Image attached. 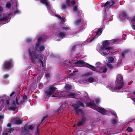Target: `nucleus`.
<instances>
[{"label": "nucleus", "instance_id": "f257e3e1", "mask_svg": "<svg viewBox=\"0 0 135 135\" xmlns=\"http://www.w3.org/2000/svg\"><path fill=\"white\" fill-rule=\"evenodd\" d=\"M115 86L114 88L115 90H119L123 86L124 83L123 76L121 75H118L117 77L115 82Z\"/></svg>", "mask_w": 135, "mask_h": 135}, {"label": "nucleus", "instance_id": "f03ea898", "mask_svg": "<svg viewBox=\"0 0 135 135\" xmlns=\"http://www.w3.org/2000/svg\"><path fill=\"white\" fill-rule=\"evenodd\" d=\"M28 51L29 52V55L30 56V59L31 62L35 63L36 62V60L37 59L38 60L40 57V56L42 55L40 54H37L34 51H31L30 48L28 49Z\"/></svg>", "mask_w": 135, "mask_h": 135}, {"label": "nucleus", "instance_id": "7ed1b4c3", "mask_svg": "<svg viewBox=\"0 0 135 135\" xmlns=\"http://www.w3.org/2000/svg\"><path fill=\"white\" fill-rule=\"evenodd\" d=\"M85 66L88 68L91 69L93 71H97L99 72L100 73H106L107 69L106 67H104L97 66L95 68L94 66L90 65L87 63H86Z\"/></svg>", "mask_w": 135, "mask_h": 135}, {"label": "nucleus", "instance_id": "20e7f679", "mask_svg": "<svg viewBox=\"0 0 135 135\" xmlns=\"http://www.w3.org/2000/svg\"><path fill=\"white\" fill-rule=\"evenodd\" d=\"M0 98V111H1L4 107V103H5L8 104H9V99L5 97H1Z\"/></svg>", "mask_w": 135, "mask_h": 135}, {"label": "nucleus", "instance_id": "39448f33", "mask_svg": "<svg viewBox=\"0 0 135 135\" xmlns=\"http://www.w3.org/2000/svg\"><path fill=\"white\" fill-rule=\"evenodd\" d=\"M56 89L57 88L56 87H50L49 88V91H45V94L47 95H51L53 94L54 92L56 90Z\"/></svg>", "mask_w": 135, "mask_h": 135}, {"label": "nucleus", "instance_id": "423d86ee", "mask_svg": "<svg viewBox=\"0 0 135 135\" xmlns=\"http://www.w3.org/2000/svg\"><path fill=\"white\" fill-rule=\"evenodd\" d=\"M76 104H74L72 105V106L74 108L75 110L78 109L80 107V106L83 107L84 106L83 103L80 101H78L76 102Z\"/></svg>", "mask_w": 135, "mask_h": 135}, {"label": "nucleus", "instance_id": "0eeeda50", "mask_svg": "<svg viewBox=\"0 0 135 135\" xmlns=\"http://www.w3.org/2000/svg\"><path fill=\"white\" fill-rule=\"evenodd\" d=\"M12 61L10 60L8 61L5 62L3 65L4 69H9L12 66Z\"/></svg>", "mask_w": 135, "mask_h": 135}, {"label": "nucleus", "instance_id": "6e6552de", "mask_svg": "<svg viewBox=\"0 0 135 135\" xmlns=\"http://www.w3.org/2000/svg\"><path fill=\"white\" fill-rule=\"evenodd\" d=\"M17 108L15 100L13 101L12 103L9 105L8 107V109L10 111H14Z\"/></svg>", "mask_w": 135, "mask_h": 135}, {"label": "nucleus", "instance_id": "1a4fd4ad", "mask_svg": "<svg viewBox=\"0 0 135 135\" xmlns=\"http://www.w3.org/2000/svg\"><path fill=\"white\" fill-rule=\"evenodd\" d=\"M95 109L102 114L106 115L107 114L106 110L102 108L98 107L95 108Z\"/></svg>", "mask_w": 135, "mask_h": 135}, {"label": "nucleus", "instance_id": "9d476101", "mask_svg": "<svg viewBox=\"0 0 135 135\" xmlns=\"http://www.w3.org/2000/svg\"><path fill=\"white\" fill-rule=\"evenodd\" d=\"M86 120V117H82L81 120L78 122L77 126L78 127L82 126L85 123Z\"/></svg>", "mask_w": 135, "mask_h": 135}, {"label": "nucleus", "instance_id": "9b49d317", "mask_svg": "<svg viewBox=\"0 0 135 135\" xmlns=\"http://www.w3.org/2000/svg\"><path fill=\"white\" fill-rule=\"evenodd\" d=\"M110 42L108 40L104 41L102 43V45L101 46V49H104L106 46L108 45Z\"/></svg>", "mask_w": 135, "mask_h": 135}, {"label": "nucleus", "instance_id": "f8f14e48", "mask_svg": "<svg viewBox=\"0 0 135 135\" xmlns=\"http://www.w3.org/2000/svg\"><path fill=\"white\" fill-rule=\"evenodd\" d=\"M85 63L84 62L83 60H79L75 62L76 66L78 67L82 66L83 64Z\"/></svg>", "mask_w": 135, "mask_h": 135}, {"label": "nucleus", "instance_id": "ddd939ff", "mask_svg": "<svg viewBox=\"0 0 135 135\" xmlns=\"http://www.w3.org/2000/svg\"><path fill=\"white\" fill-rule=\"evenodd\" d=\"M58 37L60 38H63L66 36V34L64 32H58Z\"/></svg>", "mask_w": 135, "mask_h": 135}, {"label": "nucleus", "instance_id": "4468645a", "mask_svg": "<svg viewBox=\"0 0 135 135\" xmlns=\"http://www.w3.org/2000/svg\"><path fill=\"white\" fill-rule=\"evenodd\" d=\"M70 6V2L65 1V4H62L61 6V8L62 9H64L69 8Z\"/></svg>", "mask_w": 135, "mask_h": 135}, {"label": "nucleus", "instance_id": "2eb2a0df", "mask_svg": "<svg viewBox=\"0 0 135 135\" xmlns=\"http://www.w3.org/2000/svg\"><path fill=\"white\" fill-rule=\"evenodd\" d=\"M73 11L77 14H79L80 13V11L78 10V6L77 5H74L73 6Z\"/></svg>", "mask_w": 135, "mask_h": 135}, {"label": "nucleus", "instance_id": "dca6fc26", "mask_svg": "<svg viewBox=\"0 0 135 135\" xmlns=\"http://www.w3.org/2000/svg\"><path fill=\"white\" fill-rule=\"evenodd\" d=\"M22 120L20 118L15 119V123L16 124H21L22 122Z\"/></svg>", "mask_w": 135, "mask_h": 135}, {"label": "nucleus", "instance_id": "f3484780", "mask_svg": "<svg viewBox=\"0 0 135 135\" xmlns=\"http://www.w3.org/2000/svg\"><path fill=\"white\" fill-rule=\"evenodd\" d=\"M102 28H99L96 31L95 36L97 35L100 36L102 32Z\"/></svg>", "mask_w": 135, "mask_h": 135}, {"label": "nucleus", "instance_id": "a211bd4d", "mask_svg": "<svg viewBox=\"0 0 135 135\" xmlns=\"http://www.w3.org/2000/svg\"><path fill=\"white\" fill-rule=\"evenodd\" d=\"M28 129H24L22 131V132L23 134L25 135L29 134L30 133Z\"/></svg>", "mask_w": 135, "mask_h": 135}, {"label": "nucleus", "instance_id": "6ab92c4d", "mask_svg": "<svg viewBox=\"0 0 135 135\" xmlns=\"http://www.w3.org/2000/svg\"><path fill=\"white\" fill-rule=\"evenodd\" d=\"M47 0H40V2L41 3L44 4L46 6H49L48 3L47 2Z\"/></svg>", "mask_w": 135, "mask_h": 135}, {"label": "nucleus", "instance_id": "aec40b11", "mask_svg": "<svg viewBox=\"0 0 135 135\" xmlns=\"http://www.w3.org/2000/svg\"><path fill=\"white\" fill-rule=\"evenodd\" d=\"M81 21V19L79 18L76 20L75 22V24L76 25H79Z\"/></svg>", "mask_w": 135, "mask_h": 135}, {"label": "nucleus", "instance_id": "412c9836", "mask_svg": "<svg viewBox=\"0 0 135 135\" xmlns=\"http://www.w3.org/2000/svg\"><path fill=\"white\" fill-rule=\"evenodd\" d=\"M129 52V50L128 49H126L123 51L122 53V57H123L125 55L128 53Z\"/></svg>", "mask_w": 135, "mask_h": 135}, {"label": "nucleus", "instance_id": "4be33fe9", "mask_svg": "<svg viewBox=\"0 0 135 135\" xmlns=\"http://www.w3.org/2000/svg\"><path fill=\"white\" fill-rule=\"evenodd\" d=\"M95 105V104L93 103L92 102H90L87 103L86 104V106L87 107H92L94 106Z\"/></svg>", "mask_w": 135, "mask_h": 135}, {"label": "nucleus", "instance_id": "5701e85b", "mask_svg": "<svg viewBox=\"0 0 135 135\" xmlns=\"http://www.w3.org/2000/svg\"><path fill=\"white\" fill-rule=\"evenodd\" d=\"M105 48L104 49V51L103 52V54L105 56H107V55L108 54H109V52H108L109 51V50H106L105 49V48Z\"/></svg>", "mask_w": 135, "mask_h": 135}, {"label": "nucleus", "instance_id": "b1692460", "mask_svg": "<svg viewBox=\"0 0 135 135\" xmlns=\"http://www.w3.org/2000/svg\"><path fill=\"white\" fill-rule=\"evenodd\" d=\"M65 89L66 90H70L72 89V86L68 84H67L65 86Z\"/></svg>", "mask_w": 135, "mask_h": 135}, {"label": "nucleus", "instance_id": "393cba45", "mask_svg": "<svg viewBox=\"0 0 135 135\" xmlns=\"http://www.w3.org/2000/svg\"><path fill=\"white\" fill-rule=\"evenodd\" d=\"M127 14L125 12H123L121 15V18L123 20L126 17Z\"/></svg>", "mask_w": 135, "mask_h": 135}, {"label": "nucleus", "instance_id": "a878e982", "mask_svg": "<svg viewBox=\"0 0 135 135\" xmlns=\"http://www.w3.org/2000/svg\"><path fill=\"white\" fill-rule=\"evenodd\" d=\"M45 47L43 45H41L40 46L39 49L38 50V51L40 52H43L44 50Z\"/></svg>", "mask_w": 135, "mask_h": 135}, {"label": "nucleus", "instance_id": "bb28decb", "mask_svg": "<svg viewBox=\"0 0 135 135\" xmlns=\"http://www.w3.org/2000/svg\"><path fill=\"white\" fill-rule=\"evenodd\" d=\"M75 94L71 93H70L68 95L69 98H75Z\"/></svg>", "mask_w": 135, "mask_h": 135}, {"label": "nucleus", "instance_id": "cd10ccee", "mask_svg": "<svg viewBox=\"0 0 135 135\" xmlns=\"http://www.w3.org/2000/svg\"><path fill=\"white\" fill-rule=\"evenodd\" d=\"M14 129L13 128H9L7 129H6V131L7 132H9L11 133L14 130Z\"/></svg>", "mask_w": 135, "mask_h": 135}, {"label": "nucleus", "instance_id": "c85d7f7f", "mask_svg": "<svg viewBox=\"0 0 135 135\" xmlns=\"http://www.w3.org/2000/svg\"><path fill=\"white\" fill-rule=\"evenodd\" d=\"M8 20V17L7 16H5L0 18V22H1L3 21H4L6 22Z\"/></svg>", "mask_w": 135, "mask_h": 135}, {"label": "nucleus", "instance_id": "c756f323", "mask_svg": "<svg viewBox=\"0 0 135 135\" xmlns=\"http://www.w3.org/2000/svg\"><path fill=\"white\" fill-rule=\"evenodd\" d=\"M40 57L38 59V60L41 63V65L42 67H44V63H43V61H42L43 57L42 56H40Z\"/></svg>", "mask_w": 135, "mask_h": 135}, {"label": "nucleus", "instance_id": "7c9ffc66", "mask_svg": "<svg viewBox=\"0 0 135 135\" xmlns=\"http://www.w3.org/2000/svg\"><path fill=\"white\" fill-rule=\"evenodd\" d=\"M75 110V111L76 112V114L77 115H79V113H81L82 112V110L81 109H76Z\"/></svg>", "mask_w": 135, "mask_h": 135}, {"label": "nucleus", "instance_id": "2f4dec72", "mask_svg": "<svg viewBox=\"0 0 135 135\" xmlns=\"http://www.w3.org/2000/svg\"><path fill=\"white\" fill-rule=\"evenodd\" d=\"M88 81L90 83H92L94 81V79L92 77H90L88 79Z\"/></svg>", "mask_w": 135, "mask_h": 135}, {"label": "nucleus", "instance_id": "473e14b6", "mask_svg": "<svg viewBox=\"0 0 135 135\" xmlns=\"http://www.w3.org/2000/svg\"><path fill=\"white\" fill-rule=\"evenodd\" d=\"M108 61L109 62L112 63L114 61V59L112 57H109L108 58Z\"/></svg>", "mask_w": 135, "mask_h": 135}, {"label": "nucleus", "instance_id": "72a5a7b5", "mask_svg": "<svg viewBox=\"0 0 135 135\" xmlns=\"http://www.w3.org/2000/svg\"><path fill=\"white\" fill-rule=\"evenodd\" d=\"M105 49L108 50H109V51L110 50L112 51H114L115 50V48L112 46H110L107 48H105Z\"/></svg>", "mask_w": 135, "mask_h": 135}, {"label": "nucleus", "instance_id": "f704fd0d", "mask_svg": "<svg viewBox=\"0 0 135 135\" xmlns=\"http://www.w3.org/2000/svg\"><path fill=\"white\" fill-rule=\"evenodd\" d=\"M48 117V115H46L45 116L43 117H42V119L41 120V123L43 124L45 121V120H45L46 118H47Z\"/></svg>", "mask_w": 135, "mask_h": 135}, {"label": "nucleus", "instance_id": "c9c22d12", "mask_svg": "<svg viewBox=\"0 0 135 135\" xmlns=\"http://www.w3.org/2000/svg\"><path fill=\"white\" fill-rule=\"evenodd\" d=\"M107 67L110 69V70H111L113 69V66L112 64L110 63H107Z\"/></svg>", "mask_w": 135, "mask_h": 135}, {"label": "nucleus", "instance_id": "e433bc0d", "mask_svg": "<svg viewBox=\"0 0 135 135\" xmlns=\"http://www.w3.org/2000/svg\"><path fill=\"white\" fill-rule=\"evenodd\" d=\"M40 44L37 42L35 47V49L38 50L40 46Z\"/></svg>", "mask_w": 135, "mask_h": 135}, {"label": "nucleus", "instance_id": "4c0bfd02", "mask_svg": "<svg viewBox=\"0 0 135 135\" xmlns=\"http://www.w3.org/2000/svg\"><path fill=\"white\" fill-rule=\"evenodd\" d=\"M93 74L92 73L90 72H88L84 75V76H89L92 75Z\"/></svg>", "mask_w": 135, "mask_h": 135}, {"label": "nucleus", "instance_id": "58836bf2", "mask_svg": "<svg viewBox=\"0 0 135 135\" xmlns=\"http://www.w3.org/2000/svg\"><path fill=\"white\" fill-rule=\"evenodd\" d=\"M126 131H128L129 132H131L133 131V130L132 128L130 127H129L126 130Z\"/></svg>", "mask_w": 135, "mask_h": 135}, {"label": "nucleus", "instance_id": "ea45409f", "mask_svg": "<svg viewBox=\"0 0 135 135\" xmlns=\"http://www.w3.org/2000/svg\"><path fill=\"white\" fill-rule=\"evenodd\" d=\"M6 6L9 9L11 7V4L10 2L7 3L6 5Z\"/></svg>", "mask_w": 135, "mask_h": 135}, {"label": "nucleus", "instance_id": "a19ab883", "mask_svg": "<svg viewBox=\"0 0 135 135\" xmlns=\"http://www.w3.org/2000/svg\"><path fill=\"white\" fill-rule=\"evenodd\" d=\"M117 120L116 119H113L111 120V123L112 124H114L116 123Z\"/></svg>", "mask_w": 135, "mask_h": 135}, {"label": "nucleus", "instance_id": "79ce46f5", "mask_svg": "<svg viewBox=\"0 0 135 135\" xmlns=\"http://www.w3.org/2000/svg\"><path fill=\"white\" fill-rule=\"evenodd\" d=\"M42 38L40 37L37 39V42L40 44V43L42 42Z\"/></svg>", "mask_w": 135, "mask_h": 135}, {"label": "nucleus", "instance_id": "37998d69", "mask_svg": "<svg viewBox=\"0 0 135 135\" xmlns=\"http://www.w3.org/2000/svg\"><path fill=\"white\" fill-rule=\"evenodd\" d=\"M9 76L8 74H6L3 76V78L4 79H6L9 77Z\"/></svg>", "mask_w": 135, "mask_h": 135}, {"label": "nucleus", "instance_id": "c03bdc74", "mask_svg": "<svg viewBox=\"0 0 135 135\" xmlns=\"http://www.w3.org/2000/svg\"><path fill=\"white\" fill-rule=\"evenodd\" d=\"M121 64V62L120 61L118 62L117 64L115 65V68H117Z\"/></svg>", "mask_w": 135, "mask_h": 135}, {"label": "nucleus", "instance_id": "a18cd8bd", "mask_svg": "<svg viewBox=\"0 0 135 135\" xmlns=\"http://www.w3.org/2000/svg\"><path fill=\"white\" fill-rule=\"evenodd\" d=\"M71 3L72 5L75 4L76 3L75 0H72L71 1Z\"/></svg>", "mask_w": 135, "mask_h": 135}, {"label": "nucleus", "instance_id": "49530a36", "mask_svg": "<svg viewBox=\"0 0 135 135\" xmlns=\"http://www.w3.org/2000/svg\"><path fill=\"white\" fill-rule=\"evenodd\" d=\"M62 109V108L61 107H60L56 111V112L57 113H58L59 112H60L61 111V110Z\"/></svg>", "mask_w": 135, "mask_h": 135}, {"label": "nucleus", "instance_id": "de8ad7c7", "mask_svg": "<svg viewBox=\"0 0 135 135\" xmlns=\"http://www.w3.org/2000/svg\"><path fill=\"white\" fill-rule=\"evenodd\" d=\"M111 2L112 3V4L111 5H109L107 6V7H109V8H110L113 5V4L115 3V2L114 0H112Z\"/></svg>", "mask_w": 135, "mask_h": 135}, {"label": "nucleus", "instance_id": "09e8293b", "mask_svg": "<svg viewBox=\"0 0 135 135\" xmlns=\"http://www.w3.org/2000/svg\"><path fill=\"white\" fill-rule=\"evenodd\" d=\"M33 125H30L28 126V129L30 130H32L33 128Z\"/></svg>", "mask_w": 135, "mask_h": 135}, {"label": "nucleus", "instance_id": "8fccbe9b", "mask_svg": "<svg viewBox=\"0 0 135 135\" xmlns=\"http://www.w3.org/2000/svg\"><path fill=\"white\" fill-rule=\"evenodd\" d=\"M37 131L35 134V135H39L40 130L39 129H37Z\"/></svg>", "mask_w": 135, "mask_h": 135}, {"label": "nucleus", "instance_id": "3c124183", "mask_svg": "<svg viewBox=\"0 0 135 135\" xmlns=\"http://www.w3.org/2000/svg\"><path fill=\"white\" fill-rule=\"evenodd\" d=\"M62 29L63 30H69L70 29V28L69 27H62Z\"/></svg>", "mask_w": 135, "mask_h": 135}, {"label": "nucleus", "instance_id": "603ef678", "mask_svg": "<svg viewBox=\"0 0 135 135\" xmlns=\"http://www.w3.org/2000/svg\"><path fill=\"white\" fill-rule=\"evenodd\" d=\"M32 41V40L31 38H28L26 40V41L27 42H30Z\"/></svg>", "mask_w": 135, "mask_h": 135}, {"label": "nucleus", "instance_id": "864d4df0", "mask_svg": "<svg viewBox=\"0 0 135 135\" xmlns=\"http://www.w3.org/2000/svg\"><path fill=\"white\" fill-rule=\"evenodd\" d=\"M27 98V96L26 95H24L22 97V98L24 100L26 99Z\"/></svg>", "mask_w": 135, "mask_h": 135}, {"label": "nucleus", "instance_id": "5fc2aeb1", "mask_svg": "<svg viewBox=\"0 0 135 135\" xmlns=\"http://www.w3.org/2000/svg\"><path fill=\"white\" fill-rule=\"evenodd\" d=\"M109 1L107 2L104 5V7H105L108 6L109 4Z\"/></svg>", "mask_w": 135, "mask_h": 135}, {"label": "nucleus", "instance_id": "6e6d98bb", "mask_svg": "<svg viewBox=\"0 0 135 135\" xmlns=\"http://www.w3.org/2000/svg\"><path fill=\"white\" fill-rule=\"evenodd\" d=\"M58 18H59V19H61V21L62 22H64V19L62 18L61 16H58Z\"/></svg>", "mask_w": 135, "mask_h": 135}, {"label": "nucleus", "instance_id": "4d7b16f0", "mask_svg": "<svg viewBox=\"0 0 135 135\" xmlns=\"http://www.w3.org/2000/svg\"><path fill=\"white\" fill-rule=\"evenodd\" d=\"M12 126L11 124L10 123H8L7 124V126L9 127V128H11Z\"/></svg>", "mask_w": 135, "mask_h": 135}, {"label": "nucleus", "instance_id": "13d9d810", "mask_svg": "<svg viewBox=\"0 0 135 135\" xmlns=\"http://www.w3.org/2000/svg\"><path fill=\"white\" fill-rule=\"evenodd\" d=\"M15 103H16L18 105L19 104V103L18 102V99H17V97H16V102H15Z\"/></svg>", "mask_w": 135, "mask_h": 135}, {"label": "nucleus", "instance_id": "bf43d9fd", "mask_svg": "<svg viewBox=\"0 0 135 135\" xmlns=\"http://www.w3.org/2000/svg\"><path fill=\"white\" fill-rule=\"evenodd\" d=\"M95 38V36H94L93 38L91 39L90 40L89 42H90L92 41Z\"/></svg>", "mask_w": 135, "mask_h": 135}, {"label": "nucleus", "instance_id": "052dcab7", "mask_svg": "<svg viewBox=\"0 0 135 135\" xmlns=\"http://www.w3.org/2000/svg\"><path fill=\"white\" fill-rule=\"evenodd\" d=\"M28 126L27 124H26L25 125L24 127V128L25 129H28Z\"/></svg>", "mask_w": 135, "mask_h": 135}, {"label": "nucleus", "instance_id": "680f3d73", "mask_svg": "<svg viewBox=\"0 0 135 135\" xmlns=\"http://www.w3.org/2000/svg\"><path fill=\"white\" fill-rule=\"evenodd\" d=\"M95 102L97 104H98L99 102V100L98 99H97L95 100Z\"/></svg>", "mask_w": 135, "mask_h": 135}, {"label": "nucleus", "instance_id": "e2e57ef3", "mask_svg": "<svg viewBox=\"0 0 135 135\" xmlns=\"http://www.w3.org/2000/svg\"><path fill=\"white\" fill-rule=\"evenodd\" d=\"M112 114L113 115L115 116V118H117V116L116 115V114L115 112L113 113H112Z\"/></svg>", "mask_w": 135, "mask_h": 135}, {"label": "nucleus", "instance_id": "0e129e2a", "mask_svg": "<svg viewBox=\"0 0 135 135\" xmlns=\"http://www.w3.org/2000/svg\"><path fill=\"white\" fill-rule=\"evenodd\" d=\"M132 20L133 22H135V16L132 18Z\"/></svg>", "mask_w": 135, "mask_h": 135}, {"label": "nucleus", "instance_id": "69168bd1", "mask_svg": "<svg viewBox=\"0 0 135 135\" xmlns=\"http://www.w3.org/2000/svg\"><path fill=\"white\" fill-rule=\"evenodd\" d=\"M45 76L47 78H49L50 76V75L49 74H46Z\"/></svg>", "mask_w": 135, "mask_h": 135}, {"label": "nucleus", "instance_id": "338daca9", "mask_svg": "<svg viewBox=\"0 0 135 135\" xmlns=\"http://www.w3.org/2000/svg\"><path fill=\"white\" fill-rule=\"evenodd\" d=\"M15 93V92H13L10 95V97H11Z\"/></svg>", "mask_w": 135, "mask_h": 135}, {"label": "nucleus", "instance_id": "774afa93", "mask_svg": "<svg viewBox=\"0 0 135 135\" xmlns=\"http://www.w3.org/2000/svg\"><path fill=\"white\" fill-rule=\"evenodd\" d=\"M4 118V116L3 115H0V121L1 119H3Z\"/></svg>", "mask_w": 135, "mask_h": 135}]
</instances>
